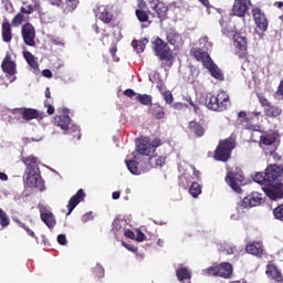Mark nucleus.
Wrapping results in <instances>:
<instances>
[{"instance_id": "obj_1", "label": "nucleus", "mask_w": 283, "mask_h": 283, "mask_svg": "<svg viewBox=\"0 0 283 283\" xmlns=\"http://www.w3.org/2000/svg\"><path fill=\"white\" fill-rule=\"evenodd\" d=\"M265 180L268 187L264 189L270 200L283 198V168L277 165H270L265 169Z\"/></svg>"}, {"instance_id": "obj_2", "label": "nucleus", "mask_w": 283, "mask_h": 283, "mask_svg": "<svg viewBox=\"0 0 283 283\" xmlns=\"http://www.w3.org/2000/svg\"><path fill=\"white\" fill-rule=\"evenodd\" d=\"M22 163L25 166V186L39 189V191H45V184L39 172V159L34 155H30L28 157H22Z\"/></svg>"}, {"instance_id": "obj_3", "label": "nucleus", "mask_w": 283, "mask_h": 283, "mask_svg": "<svg viewBox=\"0 0 283 283\" xmlns=\"http://www.w3.org/2000/svg\"><path fill=\"white\" fill-rule=\"evenodd\" d=\"M205 105L212 112H227L229 105H231V99L227 92L221 91L216 95L208 94L205 99Z\"/></svg>"}, {"instance_id": "obj_4", "label": "nucleus", "mask_w": 283, "mask_h": 283, "mask_svg": "<svg viewBox=\"0 0 283 283\" xmlns=\"http://www.w3.org/2000/svg\"><path fill=\"white\" fill-rule=\"evenodd\" d=\"M235 145L237 140L234 135L220 140L213 154L214 160H218L219 163H229Z\"/></svg>"}, {"instance_id": "obj_5", "label": "nucleus", "mask_w": 283, "mask_h": 283, "mask_svg": "<svg viewBox=\"0 0 283 283\" xmlns=\"http://www.w3.org/2000/svg\"><path fill=\"white\" fill-rule=\"evenodd\" d=\"M260 116H262V112L247 113L245 111H240L238 113V123L239 125H242L243 129H248L250 132H262L259 124Z\"/></svg>"}, {"instance_id": "obj_6", "label": "nucleus", "mask_w": 283, "mask_h": 283, "mask_svg": "<svg viewBox=\"0 0 283 283\" xmlns=\"http://www.w3.org/2000/svg\"><path fill=\"white\" fill-rule=\"evenodd\" d=\"M203 273L212 277L230 280V277H233V265L231 263L223 262L203 270Z\"/></svg>"}, {"instance_id": "obj_7", "label": "nucleus", "mask_w": 283, "mask_h": 283, "mask_svg": "<svg viewBox=\"0 0 283 283\" xmlns=\"http://www.w3.org/2000/svg\"><path fill=\"white\" fill-rule=\"evenodd\" d=\"M160 145H163V140H160V138H155L149 143V138L145 137L137 144L136 151L140 156H154L156 149H158Z\"/></svg>"}, {"instance_id": "obj_8", "label": "nucleus", "mask_w": 283, "mask_h": 283, "mask_svg": "<svg viewBox=\"0 0 283 283\" xmlns=\"http://www.w3.org/2000/svg\"><path fill=\"white\" fill-rule=\"evenodd\" d=\"M256 98L263 107V113L268 118H280V116H282V107L272 105L266 96L256 94Z\"/></svg>"}, {"instance_id": "obj_9", "label": "nucleus", "mask_w": 283, "mask_h": 283, "mask_svg": "<svg viewBox=\"0 0 283 283\" xmlns=\"http://www.w3.org/2000/svg\"><path fill=\"white\" fill-rule=\"evenodd\" d=\"M224 180L235 193H242V185H244V174L242 171H228Z\"/></svg>"}, {"instance_id": "obj_10", "label": "nucleus", "mask_w": 283, "mask_h": 283, "mask_svg": "<svg viewBox=\"0 0 283 283\" xmlns=\"http://www.w3.org/2000/svg\"><path fill=\"white\" fill-rule=\"evenodd\" d=\"M260 133L262 134L259 140L260 147H271L275 143H280V138H282V134L275 128L265 132L261 130Z\"/></svg>"}, {"instance_id": "obj_11", "label": "nucleus", "mask_w": 283, "mask_h": 283, "mask_svg": "<svg viewBox=\"0 0 283 283\" xmlns=\"http://www.w3.org/2000/svg\"><path fill=\"white\" fill-rule=\"evenodd\" d=\"M153 49L156 56H159L160 61H171V49L164 42L163 39L157 38L153 42Z\"/></svg>"}, {"instance_id": "obj_12", "label": "nucleus", "mask_w": 283, "mask_h": 283, "mask_svg": "<svg viewBox=\"0 0 283 283\" xmlns=\"http://www.w3.org/2000/svg\"><path fill=\"white\" fill-rule=\"evenodd\" d=\"M232 39L233 45L235 51L239 53V56L241 59H245V56L249 54V39L245 35H242L240 32H235Z\"/></svg>"}, {"instance_id": "obj_13", "label": "nucleus", "mask_w": 283, "mask_h": 283, "mask_svg": "<svg viewBox=\"0 0 283 283\" xmlns=\"http://www.w3.org/2000/svg\"><path fill=\"white\" fill-rule=\"evenodd\" d=\"M264 205V197L260 192H251L243 198L242 202L239 205V209H251L252 207H260Z\"/></svg>"}, {"instance_id": "obj_14", "label": "nucleus", "mask_w": 283, "mask_h": 283, "mask_svg": "<svg viewBox=\"0 0 283 283\" xmlns=\"http://www.w3.org/2000/svg\"><path fill=\"white\" fill-rule=\"evenodd\" d=\"M21 35L25 45H29L30 48L36 45V42L34 41V39H36V29H34L32 23L27 22L22 25Z\"/></svg>"}, {"instance_id": "obj_15", "label": "nucleus", "mask_w": 283, "mask_h": 283, "mask_svg": "<svg viewBox=\"0 0 283 283\" xmlns=\"http://www.w3.org/2000/svg\"><path fill=\"white\" fill-rule=\"evenodd\" d=\"M251 6V0H234L231 17H239V19H244L249 12V7Z\"/></svg>"}, {"instance_id": "obj_16", "label": "nucleus", "mask_w": 283, "mask_h": 283, "mask_svg": "<svg viewBox=\"0 0 283 283\" xmlns=\"http://www.w3.org/2000/svg\"><path fill=\"white\" fill-rule=\"evenodd\" d=\"M252 17L260 32H266V30H269V19L266 18V14L262 11V9H252Z\"/></svg>"}, {"instance_id": "obj_17", "label": "nucleus", "mask_w": 283, "mask_h": 283, "mask_svg": "<svg viewBox=\"0 0 283 283\" xmlns=\"http://www.w3.org/2000/svg\"><path fill=\"white\" fill-rule=\"evenodd\" d=\"M148 4L150 6L151 10L157 14L160 21H165L167 19V12H169V7L167 3L160 0H148Z\"/></svg>"}, {"instance_id": "obj_18", "label": "nucleus", "mask_w": 283, "mask_h": 283, "mask_svg": "<svg viewBox=\"0 0 283 283\" xmlns=\"http://www.w3.org/2000/svg\"><path fill=\"white\" fill-rule=\"evenodd\" d=\"M1 70L9 76H14V74H17V62L12 60V54L10 52L6 53L1 63Z\"/></svg>"}, {"instance_id": "obj_19", "label": "nucleus", "mask_w": 283, "mask_h": 283, "mask_svg": "<svg viewBox=\"0 0 283 283\" xmlns=\"http://www.w3.org/2000/svg\"><path fill=\"white\" fill-rule=\"evenodd\" d=\"M85 190L83 189H78L77 192L71 197V199L69 200L67 203V213L66 216H70L72 213V211H74V209H76V207H78V205H81V202H83V200H85Z\"/></svg>"}, {"instance_id": "obj_20", "label": "nucleus", "mask_w": 283, "mask_h": 283, "mask_svg": "<svg viewBox=\"0 0 283 283\" xmlns=\"http://www.w3.org/2000/svg\"><path fill=\"white\" fill-rule=\"evenodd\" d=\"M20 115L24 120H43V118H45L44 113H41L34 108H22L20 109Z\"/></svg>"}, {"instance_id": "obj_21", "label": "nucleus", "mask_w": 283, "mask_h": 283, "mask_svg": "<svg viewBox=\"0 0 283 283\" xmlns=\"http://www.w3.org/2000/svg\"><path fill=\"white\" fill-rule=\"evenodd\" d=\"M265 273L270 280H273V282L282 283L283 282V275L280 270H277V266L273 263H268Z\"/></svg>"}, {"instance_id": "obj_22", "label": "nucleus", "mask_w": 283, "mask_h": 283, "mask_svg": "<svg viewBox=\"0 0 283 283\" xmlns=\"http://www.w3.org/2000/svg\"><path fill=\"white\" fill-rule=\"evenodd\" d=\"M247 253L250 255H255L256 258H262L264 255V249L262 248V243L258 241H253L247 244L245 247Z\"/></svg>"}, {"instance_id": "obj_23", "label": "nucleus", "mask_w": 283, "mask_h": 283, "mask_svg": "<svg viewBox=\"0 0 283 283\" xmlns=\"http://www.w3.org/2000/svg\"><path fill=\"white\" fill-rule=\"evenodd\" d=\"M40 218L49 229H54V227H56V218H54V213H52V211L42 210Z\"/></svg>"}, {"instance_id": "obj_24", "label": "nucleus", "mask_w": 283, "mask_h": 283, "mask_svg": "<svg viewBox=\"0 0 283 283\" xmlns=\"http://www.w3.org/2000/svg\"><path fill=\"white\" fill-rule=\"evenodd\" d=\"M192 56H195L196 61H199L202 63L203 67L208 65L209 62H211V55L203 51L202 49H195L192 51Z\"/></svg>"}, {"instance_id": "obj_25", "label": "nucleus", "mask_w": 283, "mask_h": 283, "mask_svg": "<svg viewBox=\"0 0 283 283\" xmlns=\"http://www.w3.org/2000/svg\"><path fill=\"white\" fill-rule=\"evenodd\" d=\"M205 67L210 72L212 78H216L217 81H224V74L220 67L213 63V60L209 62Z\"/></svg>"}, {"instance_id": "obj_26", "label": "nucleus", "mask_w": 283, "mask_h": 283, "mask_svg": "<svg viewBox=\"0 0 283 283\" xmlns=\"http://www.w3.org/2000/svg\"><path fill=\"white\" fill-rule=\"evenodd\" d=\"M166 39H167L168 43L170 45H175V48L180 45V43H182V35H180V33H178L174 29H169L167 31Z\"/></svg>"}, {"instance_id": "obj_27", "label": "nucleus", "mask_w": 283, "mask_h": 283, "mask_svg": "<svg viewBox=\"0 0 283 283\" xmlns=\"http://www.w3.org/2000/svg\"><path fill=\"white\" fill-rule=\"evenodd\" d=\"M188 129L191 132V134H195L197 138H202V136H205V127H202L200 123L196 120L189 122Z\"/></svg>"}, {"instance_id": "obj_28", "label": "nucleus", "mask_w": 283, "mask_h": 283, "mask_svg": "<svg viewBox=\"0 0 283 283\" xmlns=\"http://www.w3.org/2000/svg\"><path fill=\"white\" fill-rule=\"evenodd\" d=\"M97 17L99 21H103V23H112V20L114 19L112 11L105 7L98 8Z\"/></svg>"}, {"instance_id": "obj_29", "label": "nucleus", "mask_w": 283, "mask_h": 283, "mask_svg": "<svg viewBox=\"0 0 283 283\" xmlns=\"http://www.w3.org/2000/svg\"><path fill=\"white\" fill-rule=\"evenodd\" d=\"M64 134L71 136V140H81V128L76 124L69 125Z\"/></svg>"}, {"instance_id": "obj_30", "label": "nucleus", "mask_w": 283, "mask_h": 283, "mask_svg": "<svg viewBox=\"0 0 283 283\" xmlns=\"http://www.w3.org/2000/svg\"><path fill=\"white\" fill-rule=\"evenodd\" d=\"M23 6L20 8L22 14H32L34 10H41V2L39 0H34L33 4H28V1H24Z\"/></svg>"}, {"instance_id": "obj_31", "label": "nucleus", "mask_w": 283, "mask_h": 283, "mask_svg": "<svg viewBox=\"0 0 283 283\" xmlns=\"http://www.w3.org/2000/svg\"><path fill=\"white\" fill-rule=\"evenodd\" d=\"M55 125L65 132L72 125V119L67 115H60L55 117Z\"/></svg>"}, {"instance_id": "obj_32", "label": "nucleus", "mask_w": 283, "mask_h": 283, "mask_svg": "<svg viewBox=\"0 0 283 283\" xmlns=\"http://www.w3.org/2000/svg\"><path fill=\"white\" fill-rule=\"evenodd\" d=\"M148 112L157 120H163V118H165V107H163L158 104H154L153 106H150Z\"/></svg>"}, {"instance_id": "obj_33", "label": "nucleus", "mask_w": 283, "mask_h": 283, "mask_svg": "<svg viewBox=\"0 0 283 283\" xmlns=\"http://www.w3.org/2000/svg\"><path fill=\"white\" fill-rule=\"evenodd\" d=\"M2 41L4 43L12 41V24L10 22H2Z\"/></svg>"}, {"instance_id": "obj_34", "label": "nucleus", "mask_w": 283, "mask_h": 283, "mask_svg": "<svg viewBox=\"0 0 283 283\" xmlns=\"http://www.w3.org/2000/svg\"><path fill=\"white\" fill-rule=\"evenodd\" d=\"M219 24L221 25V32L223 34V36H232L233 38V34H235V30H233V27L229 25L227 23V21H224V18H221L219 20Z\"/></svg>"}, {"instance_id": "obj_35", "label": "nucleus", "mask_w": 283, "mask_h": 283, "mask_svg": "<svg viewBox=\"0 0 283 283\" xmlns=\"http://www.w3.org/2000/svg\"><path fill=\"white\" fill-rule=\"evenodd\" d=\"M23 57L24 61H27L28 65L32 67V70H36L39 67V62L36 61V57L30 51H24Z\"/></svg>"}, {"instance_id": "obj_36", "label": "nucleus", "mask_w": 283, "mask_h": 283, "mask_svg": "<svg viewBox=\"0 0 283 283\" xmlns=\"http://www.w3.org/2000/svg\"><path fill=\"white\" fill-rule=\"evenodd\" d=\"M148 43H149V40L147 38H145L143 40H134L132 44H133L134 50H136V52L138 54H143V52H145V48Z\"/></svg>"}, {"instance_id": "obj_37", "label": "nucleus", "mask_w": 283, "mask_h": 283, "mask_svg": "<svg viewBox=\"0 0 283 283\" xmlns=\"http://www.w3.org/2000/svg\"><path fill=\"white\" fill-rule=\"evenodd\" d=\"M166 161L167 158L163 156H148V163L151 167H163V165H165Z\"/></svg>"}, {"instance_id": "obj_38", "label": "nucleus", "mask_w": 283, "mask_h": 283, "mask_svg": "<svg viewBox=\"0 0 283 283\" xmlns=\"http://www.w3.org/2000/svg\"><path fill=\"white\" fill-rule=\"evenodd\" d=\"M137 103H140V105H145L146 107H151L154 103V97L151 95L147 94H137L136 96Z\"/></svg>"}, {"instance_id": "obj_39", "label": "nucleus", "mask_w": 283, "mask_h": 283, "mask_svg": "<svg viewBox=\"0 0 283 283\" xmlns=\"http://www.w3.org/2000/svg\"><path fill=\"white\" fill-rule=\"evenodd\" d=\"M177 279L179 282H185V280H191V273L187 268H181L176 271Z\"/></svg>"}, {"instance_id": "obj_40", "label": "nucleus", "mask_w": 283, "mask_h": 283, "mask_svg": "<svg viewBox=\"0 0 283 283\" xmlns=\"http://www.w3.org/2000/svg\"><path fill=\"white\" fill-rule=\"evenodd\" d=\"M126 167L134 176H140V170L138 169V161L134 159L126 160Z\"/></svg>"}, {"instance_id": "obj_41", "label": "nucleus", "mask_w": 283, "mask_h": 283, "mask_svg": "<svg viewBox=\"0 0 283 283\" xmlns=\"http://www.w3.org/2000/svg\"><path fill=\"white\" fill-rule=\"evenodd\" d=\"M135 14L140 23H147V21H149V14H151V11L136 9Z\"/></svg>"}, {"instance_id": "obj_42", "label": "nucleus", "mask_w": 283, "mask_h": 283, "mask_svg": "<svg viewBox=\"0 0 283 283\" xmlns=\"http://www.w3.org/2000/svg\"><path fill=\"white\" fill-rule=\"evenodd\" d=\"M0 227L2 229H6L7 227H10V217L8 213L0 208Z\"/></svg>"}, {"instance_id": "obj_43", "label": "nucleus", "mask_w": 283, "mask_h": 283, "mask_svg": "<svg viewBox=\"0 0 283 283\" xmlns=\"http://www.w3.org/2000/svg\"><path fill=\"white\" fill-rule=\"evenodd\" d=\"M189 193L192 198H198L202 193V187H200V184L192 182V185L189 188Z\"/></svg>"}, {"instance_id": "obj_44", "label": "nucleus", "mask_w": 283, "mask_h": 283, "mask_svg": "<svg viewBox=\"0 0 283 283\" xmlns=\"http://www.w3.org/2000/svg\"><path fill=\"white\" fill-rule=\"evenodd\" d=\"M254 182H258V185H264V187H268L266 184V171L264 172H255L253 176Z\"/></svg>"}, {"instance_id": "obj_45", "label": "nucleus", "mask_w": 283, "mask_h": 283, "mask_svg": "<svg viewBox=\"0 0 283 283\" xmlns=\"http://www.w3.org/2000/svg\"><path fill=\"white\" fill-rule=\"evenodd\" d=\"M25 13L23 12H19L15 17H13V19L11 20V23L14 28H19V25H21V23H23V21H25Z\"/></svg>"}, {"instance_id": "obj_46", "label": "nucleus", "mask_w": 283, "mask_h": 283, "mask_svg": "<svg viewBox=\"0 0 283 283\" xmlns=\"http://www.w3.org/2000/svg\"><path fill=\"white\" fill-rule=\"evenodd\" d=\"M13 221L15 222L17 226H19L21 229H24V231L31 237V238H35V233L34 231H32L28 226H25V223H23L21 220L19 219H13Z\"/></svg>"}, {"instance_id": "obj_47", "label": "nucleus", "mask_w": 283, "mask_h": 283, "mask_svg": "<svg viewBox=\"0 0 283 283\" xmlns=\"http://www.w3.org/2000/svg\"><path fill=\"white\" fill-rule=\"evenodd\" d=\"M161 95L164 96L166 105H174V94L171 93V91H166L161 93Z\"/></svg>"}, {"instance_id": "obj_48", "label": "nucleus", "mask_w": 283, "mask_h": 283, "mask_svg": "<svg viewBox=\"0 0 283 283\" xmlns=\"http://www.w3.org/2000/svg\"><path fill=\"white\" fill-rule=\"evenodd\" d=\"M273 216L276 220H283V203L279 205L274 210H273Z\"/></svg>"}, {"instance_id": "obj_49", "label": "nucleus", "mask_w": 283, "mask_h": 283, "mask_svg": "<svg viewBox=\"0 0 283 283\" xmlns=\"http://www.w3.org/2000/svg\"><path fill=\"white\" fill-rule=\"evenodd\" d=\"M93 273H95V276L98 279L105 277V269H103V265H96L93 269Z\"/></svg>"}, {"instance_id": "obj_50", "label": "nucleus", "mask_w": 283, "mask_h": 283, "mask_svg": "<svg viewBox=\"0 0 283 283\" xmlns=\"http://www.w3.org/2000/svg\"><path fill=\"white\" fill-rule=\"evenodd\" d=\"M170 107L172 109H177V112H182V109H187L189 105L182 103V102H176L175 104H171Z\"/></svg>"}, {"instance_id": "obj_51", "label": "nucleus", "mask_w": 283, "mask_h": 283, "mask_svg": "<svg viewBox=\"0 0 283 283\" xmlns=\"http://www.w3.org/2000/svg\"><path fill=\"white\" fill-rule=\"evenodd\" d=\"M223 251L227 255H233L235 253V245H224Z\"/></svg>"}, {"instance_id": "obj_52", "label": "nucleus", "mask_w": 283, "mask_h": 283, "mask_svg": "<svg viewBox=\"0 0 283 283\" xmlns=\"http://www.w3.org/2000/svg\"><path fill=\"white\" fill-rule=\"evenodd\" d=\"M135 240L136 242H145V240H147V237L143 233V231L138 230Z\"/></svg>"}, {"instance_id": "obj_53", "label": "nucleus", "mask_w": 283, "mask_h": 283, "mask_svg": "<svg viewBox=\"0 0 283 283\" xmlns=\"http://www.w3.org/2000/svg\"><path fill=\"white\" fill-rule=\"evenodd\" d=\"M109 52L112 54L113 61H118V56H116V52H118V48L116 44H113L109 49Z\"/></svg>"}, {"instance_id": "obj_54", "label": "nucleus", "mask_w": 283, "mask_h": 283, "mask_svg": "<svg viewBox=\"0 0 283 283\" xmlns=\"http://www.w3.org/2000/svg\"><path fill=\"white\" fill-rule=\"evenodd\" d=\"M124 96H127L128 98H134V96H138V93H135V91L132 88H127L124 91Z\"/></svg>"}, {"instance_id": "obj_55", "label": "nucleus", "mask_w": 283, "mask_h": 283, "mask_svg": "<svg viewBox=\"0 0 283 283\" xmlns=\"http://www.w3.org/2000/svg\"><path fill=\"white\" fill-rule=\"evenodd\" d=\"M57 242L62 247H65V244H67V238L65 237V234H59L57 235Z\"/></svg>"}, {"instance_id": "obj_56", "label": "nucleus", "mask_w": 283, "mask_h": 283, "mask_svg": "<svg viewBox=\"0 0 283 283\" xmlns=\"http://www.w3.org/2000/svg\"><path fill=\"white\" fill-rule=\"evenodd\" d=\"M125 238H129V240H136V234L132 230L124 231Z\"/></svg>"}, {"instance_id": "obj_57", "label": "nucleus", "mask_w": 283, "mask_h": 283, "mask_svg": "<svg viewBox=\"0 0 283 283\" xmlns=\"http://www.w3.org/2000/svg\"><path fill=\"white\" fill-rule=\"evenodd\" d=\"M137 10H145L147 9V2L145 0H138L137 1Z\"/></svg>"}, {"instance_id": "obj_58", "label": "nucleus", "mask_w": 283, "mask_h": 283, "mask_svg": "<svg viewBox=\"0 0 283 283\" xmlns=\"http://www.w3.org/2000/svg\"><path fill=\"white\" fill-rule=\"evenodd\" d=\"M157 90L160 92V94H163L164 92H166L165 90H167V87L165 86V83L158 82Z\"/></svg>"}, {"instance_id": "obj_59", "label": "nucleus", "mask_w": 283, "mask_h": 283, "mask_svg": "<svg viewBox=\"0 0 283 283\" xmlns=\"http://www.w3.org/2000/svg\"><path fill=\"white\" fill-rule=\"evenodd\" d=\"M192 108H193V113L197 114V116H200V114H202V111L200 109L199 104H195V106H192Z\"/></svg>"}, {"instance_id": "obj_60", "label": "nucleus", "mask_w": 283, "mask_h": 283, "mask_svg": "<svg viewBox=\"0 0 283 283\" xmlns=\"http://www.w3.org/2000/svg\"><path fill=\"white\" fill-rule=\"evenodd\" d=\"M42 74H43V76H45L46 78H52V71H50V70H43L42 71Z\"/></svg>"}, {"instance_id": "obj_61", "label": "nucleus", "mask_w": 283, "mask_h": 283, "mask_svg": "<svg viewBox=\"0 0 283 283\" xmlns=\"http://www.w3.org/2000/svg\"><path fill=\"white\" fill-rule=\"evenodd\" d=\"M51 6H56L57 8L61 7V3H63V0H49Z\"/></svg>"}, {"instance_id": "obj_62", "label": "nucleus", "mask_w": 283, "mask_h": 283, "mask_svg": "<svg viewBox=\"0 0 283 283\" xmlns=\"http://www.w3.org/2000/svg\"><path fill=\"white\" fill-rule=\"evenodd\" d=\"M112 198H113V200H118V198H120V191H114L112 193Z\"/></svg>"}, {"instance_id": "obj_63", "label": "nucleus", "mask_w": 283, "mask_h": 283, "mask_svg": "<svg viewBox=\"0 0 283 283\" xmlns=\"http://www.w3.org/2000/svg\"><path fill=\"white\" fill-rule=\"evenodd\" d=\"M0 180H2V182L8 181V175L6 172H0Z\"/></svg>"}, {"instance_id": "obj_64", "label": "nucleus", "mask_w": 283, "mask_h": 283, "mask_svg": "<svg viewBox=\"0 0 283 283\" xmlns=\"http://www.w3.org/2000/svg\"><path fill=\"white\" fill-rule=\"evenodd\" d=\"M48 114L50 115V116H52V114H54V106H52V105H48Z\"/></svg>"}]
</instances>
